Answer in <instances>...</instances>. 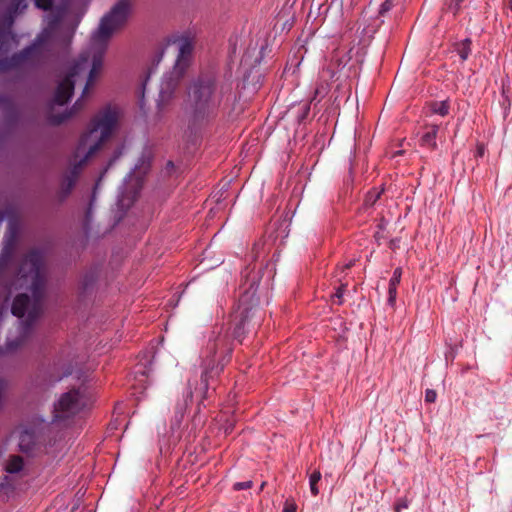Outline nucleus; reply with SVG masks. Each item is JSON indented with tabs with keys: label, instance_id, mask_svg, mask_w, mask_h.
<instances>
[{
	"label": "nucleus",
	"instance_id": "aec40b11",
	"mask_svg": "<svg viewBox=\"0 0 512 512\" xmlns=\"http://www.w3.org/2000/svg\"><path fill=\"white\" fill-rule=\"evenodd\" d=\"M64 446L61 441H54L53 443H47L44 446V452L51 456H56L59 452L63 450Z\"/></svg>",
	"mask_w": 512,
	"mask_h": 512
},
{
	"label": "nucleus",
	"instance_id": "9d476101",
	"mask_svg": "<svg viewBox=\"0 0 512 512\" xmlns=\"http://www.w3.org/2000/svg\"><path fill=\"white\" fill-rule=\"evenodd\" d=\"M4 220L3 213H0V223ZM16 239V230L14 229V224L11 222L9 224V231L6 235V243L0 255V274L8 267L10 264L15 246Z\"/></svg>",
	"mask_w": 512,
	"mask_h": 512
},
{
	"label": "nucleus",
	"instance_id": "412c9836",
	"mask_svg": "<svg viewBox=\"0 0 512 512\" xmlns=\"http://www.w3.org/2000/svg\"><path fill=\"white\" fill-rule=\"evenodd\" d=\"M12 487V479L4 470H0V492Z\"/></svg>",
	"mask_w": 512,
	"mask_h": 512
},
{
	"label": "nucleus",
	"instance_id": "4468645a",
	"mask_svg": "<svg viewBox=\"0 0 512 512\" xmlns=\"http://www.w3.org/2000/svg\"><path fill=\"white\" fill-rule=\"evenodd\" d=\"M402 270L401 268H396L393 272L391 279L389 280V288H388V304L390 306H394L396 303L397 297V288L401 280Z\"/></svg>",
	"mask_w": 512,
	"mask_h": 512
},
{
	"label": "nucleus",
	"instance_id": "f3484780",
	"mask_svg": "<svg viewBox=\"0 0 512 512\" xmlns=\"http://www.w3.org/2000/svg\"><path fill=\"white\" fill-rule=\"evenodd\" d=\"M471 44L472 42L468 38L457 44V53L462 61L467 60L471 54Z\"/></svg>",
	"mask_w": 512,
	"mask_h": 512
},
{
	"label": "nucleus",
	"instance_id": "a211bd4d",
	"mask_svg": "<svg viewBox=\"0 0 512 512\" xmlns=\"http://www.w3.org/2000/svg\"><path fill=\"white\" fill-rule=\"evenodd\" d=\"M430 107L432 113L440 116H446L450 109L448 101L433 102Z\"/></svg>",
	"mask_w": 512,
	"mask_h": 512
},
{
	"label": "nucleus",
	"instance_id": "473e14b6",
	"mask_svg": "<svg viewBox=\"0 0 512 512\" xmlns=\"http://www.w3.org/2000/svg\"><path fill=\"white\" fill-rule=\"evenodd\" d=\"M354 265V261H350L349 263L343 266V270H348Z\"/></svg>",
	"mask_w": 512,
	"mask_h": 512
},
{
	"label": "nucleus",
	"instance_id": "6e6552de",
	"mask_svg": "<svg viewBox=\"0 0 512 512\" xmlns=\"http://www.w3.org/2000/svg\"><path fill=\"white\" fill-rule=\"evenodd\" d=\"M86 406V401L84 400L83 395L80 390L72 389L66 393H64L58 403L55 405V412L59 413H72L76 414L80 412ZM54 416H59L55 414Z\"/></svg>",
	"mask_w": 512,
	"mask_h": 512
},
{
	"label": "nucleus",
	"instance_id": "f03ea898",
	"mask_svg": "<svg viewBox=\"0 0 512 512\" xmlns=\"http://www.w3.org/2000/svg\"><path fill=\"white\" fill-rule=\"evenodd\" d=\"M11 27L5 24L0 27V72L14 69L34 71L41 68L52 58L68 50L75 30L74 27L63 25L59 15H53L49 18L47 27L28 47L8 57V52L16 44Z\"/></svg>",
	"mask_w": 512,
	"mask_h": 512
},
{
	"label": "nucleus",
	"instance_id": "1a4fd4ad",
	"mask_svg": "<svg viewBox=\"0 0 512 512\" xmlns=\"http://www.w3.org/2000/svg\"><path fill=\"white\" fill-rule=\"evenodd\" d=\"M54 0H35V6L41 10L48 11L52 8ZM27 8L26 0H10L3 14V23L12 26L15 17Z\"/></svg>",
	"mask_w": 512,
	"mask_h": 512
},
{
	"label": "nucleus",
	"instance_id": "4be33fe9",
	"mask_svg": "<svg viewBox=\"0 0 512 512\" xmlns=\"http://www.w3.org/2000/svg\"><path fill=\"white\" fill-rule=\"evenodd\" d=\"M394 6L393 0H385L379 8V15L385 16Z\"/></svg>",
	"mask_w": 512,
	"mask_h": 512
},
{
	"label": "nucleus",
	"instance_id": "2eb2a0df",
	"mask_svg": "<svg viewBox=\"0 0 512 512\" xmlns=\"http://www.w3.org/2000/svg\"><path fill=\"white\" fill-rule=\"evenodd\" d=\"M25 467L24 459L19 455H11L5 461L4 471L7 474H19Z\"/></svg>",
	"mask_w": 512,
	"mask_h": 512
},
{
	"label": "nucleus",
	"instance_id": "e433bc0d",
	"mask_svg": "<svg viewBox=\"0 0 512 512\" xmlns=\"http://www.w3.org/2000/svg\"><path fill=\"white\" fill-rule=\"evenodd\" d=\"M90 206H92V202L90 203ZM90 214H91V207L88 208L87 212H86V218L87 220L90 218Z\"/></svg>",
	"mask_w": 512,
	"mask_h": 512
},
{
	"label": "nucleus",
	"instance_id": "c85d7f7f",
	"mask_svg": "<svg viewBox=\"0 0 512 512\" xmlns=\"http://www.w3.org/2000/svg\"><path fill=\"white\" fill-rule=\"evenodd\" d=\"M283 512H296V506L294 504H286Z\"/></svg>",
	"mask_w": 512,
	"mask_h": 512
},
{
	"label": "nucleus",
	"instance_id": "f8f14e48",
	"mask_svg": "<svg viewBox=\"0 0 512 512\" xmlns=\"http://www.w3.org/2000/svg\"><path fill=\"white\" fill-rule=\"evenodd\" d=\"M19 447L23 452L31 453L37 447V437L34 430H23L19 435Z\"/></svg>",
	"mask_w": 512,
	"mask_h": 512
},
{
	"label": "nucleus",
	"instance_id": "20e7f679",
	"mask_svg": "<svg viewBox=\"0 0 512 512\" xmlns=\"http://www.w3.org/2000/svg\"><path fill=\"white\" fill-rule=\"evenodd\" d=\"M43 257L37 250H31L23 258L18 276L26 283L30 282L29 288L32 299L29 295L22 293L15 297L12 303V314L22 318L27 313V319L21 323V339L17 343H9V349H15L21 345L24 338L28 336L34 321L40 316L43 310V298L45 292V278L42 272Z\"/></svg>",
	"mask_w": 512,
	"mask_h": 512
},
{
	"label": "nucleus",
	"instance_id": "6ab92c4d",
	"mask_svg": "<svg viewBox=\"0 0 512 512\" xmlns=\"http://www.w3.org/2000/svg\"><path fill=\"white\" fill-rule=\"evenodd\" d=\"M320 471H314L309 477V486L310 491L313 496H317L319 494L318 483L321 480Z\"/></svg>",
	"mask_w": 512,
	"mask_h": 512
},
{
	"label": "nucleus",
	"instance_id": "393cba45",
	"mask_svg": "<svg viewBox=\"0 0 512 512\" xmlns=\"http://www.w3.org/2000/svg\"><path fill=\"white\" fill-rule=\"evenodd\" d=\"M382 191L380 192H369L366 197V202L370 205L376 203V201L380 198Z\"/></svg>",
	"mask_w": 512,
	"mask_h": 512
},
{
	"label": "nucleus",
	"instance_id": "2f4dec72",
	"mask_svg": "<svg viewBox=\"0 0 512 512\" xmlns=\"http://www.w3.org/2000/svg\"><path fill=\"white\" fill-rule=\"evenodd\" d=\"M150 73H151V72H149V73H148V75H147V77H146L145 81H144V82H143V84H142V96H144L145 86H146V83H147V81H148V79H149V77H150Z\"/></svg>",
	"mask_w": 512,
	"mask_h": 512
},
{
	"label": "nucleus",
	"instance_id": "f257e3e1",
	"mask_svg": "<svg viewBox=\"0 0 512 512\" xmlns=\"http://www.w3.org/2000/svg\"><path fill=\"white\" fill-rule=\"evenodd\" d=\"M132 8V0H118L101 18L89 46L80 53L69 73L57 85L47 115L49 124L60 125L84 109V98L101 72L108 42L114 32L126 25Z\"/></svg>",
	"mask_w": 512,
	"mask_h": 512
},
{
	"label": "nucleus",
	"instance_id": "7c9ffc66",
	"mask_svg": "<svg viewBox=\"0 0 512 512\" xmlns=\"http://www.w3.org/2000/svg\"><path fill=\"white\" fill-rule=\"evenodd\" d=\"M503 4L505 8H508L512 11V0H503Z\"/></svg>",
	"mask_w": 512,
	"mask_h": 512
},
{
	"label": "nucleus",
	"instance_id": "7ed1b4c3",
	"mask_svg": "<svg viewBox=\"0 0 512 512\" xmlns=\"http://www.w3.org/2000/svg\"><path fill=\"white\" fill-rule=\"evenodd\" d=\"M118 121L116 108L107 106L101 109L91 120L87 132L83 133L70 160V167L63 174L58 200L63 202L72 192L83 166L111 136Z\"/></svg>",
	"mask_w": 512,
	"mask_h": 512
},
{
	"label": "nucleus",
	"instance_id": "0eeeda50",
	"mask_svg": "<svg viewBox=\"0 0 512 512\" xmlns=\"http://www.w3.org/2000/svg\"><path fill=\"white\" fill-rule=\"evenodd\" d=\"M245 277H247L249 287L245 290L239 299L238 311L235 316L236 319L239 318V321L235 324L233 330V336L239 342L242 341V338L246 332V328L250 325L251 320L255 314L254 306L251 303L256 293V290L253 289L255 278L249 277L248 275H245Z\"/></svg>",
	"mask_w": 512,
	"mask_h": 512
},
{
	"label": "nucleus",
	"instance_id": "b1692460",
	"mask_svg": "<svg viewBox=\"0 0 512 512\" xmlns=\"http://www.w3.org/2000/svg\"><path fill=\"white\" fill-rule=\"evenodd\" d=\"M464 0H453L449 5V10L453 13V15H457L461 9V4Z\"/></svg>",
	"mask_w": 512,
	"mask_h": 512
},
{
	"label": "nucleus",
	"instance_id": "c9c22d12",
	"mask_svg": "<svg viewBox=\"0 0 512 512\" xmlns=\"http://www.w3.org/2000/svg\"><path fill=\"white\" fill-rule=\"evenodd\" d=\"M201 379H202V382H204L205 386L207 387V372L202 374Z\"/></svg>",
	"mask_w": 512,
	"mask_h": 512
},
{
	"label": "nucleus",
	"instance_id": "c756f323",
	"mask_svg": "<svg viewBox=\"0 0 512 512\" xmlns=\"http://www.w3.org/2000/svg\"><path fill=\"white\" fill-rule=\"evenodd\" d=\"M94 281L93 277L89 278L88 277H85V280H84V289H87L88 286Z\"/></svg>",
	"mask_w": 512,
	"mask_h": 512
},
{
	"label": "nucleus",
	"instance_id": "f704fd0d",
	"mask_svg": "<svg viewBox=\"0 0 512 512\" xmlns=\"http://www.w3.org/2000/svg\"><path fill=\"white\" fill-rule=\"evenodd\" d=\"M186 408L183 409L182 407L181 408H178L177 411H176V414H180L181 416H183L185 413H186Z\"/></svg>",
	"mask_w": 512,
	"mask_h": 512
},
{
	"label": "nucleus",
	"instance_id": "bb28decb",
	"mask_svg": "<svg viewBox=\"0 0 512 512\" xmlns=\"http://www.w3.org/2000/svg\"><path fill=\"white\" fill-rule=\"evenodd\" d=\"M436 397H437V393L435 390L427 389L425 391V401L426 402L433 403V402H435Z\"/></svg>",
	"mask_w": 512,
	"mask_h": 512
},
{
	"label": "nucleus",
	"instance_id": "4c0bfd02",
	"mask_svg": "<svg viewBox=\"0 0 512 512\" xmlns=\"http://www.w3.org/2000/svg\"><path fill=\"white\" fill-rule=\"evenodd\" d=\"M265 484H266V482H262L260 489H263Z\"/></svg>",
	"mask_w": 512,
	"mask_h": 512
},
{
	"label": "nucleus",
	"instance_id": "9b49d317",
	"mask_svg": "<svg viewBox=\"0 0 512 512\" xmlns=\"http://www.w3.org/2000/svg\"><path fill=\"white\" fill-rule=\"evenodd\" d=\"M0 112L7 126H11L17 121L18 110L9 97L0 95Z\"/></svg>",
	"mask_w": 512,
	"mask_h": 512
},
{
	"label": "nucleus",
	"instance_id": "cd10ccee",
	"mask_svg": "<svg viewBox=\"0 0 512 512\" xmlns=\"http://www.w3.org/2000/svg\"><path fill=\"white\" fill-rule=\"evenodd\" d=\"M484 154H485V146H484L483 144L479 143V144L477 145V149H476V154H475V156H476V157H483V156H484Z\"/></svg>",
	"mask_w": 512,
	"mask_h": 512
},
{
	"label": "nucleus",
	"instance_id": "a878e982",
	"mask_svg": "<svg viewBox=\"0 0 512 512\" xmlns=\"http://www.w3.org/2000/svg\"><path fill=\"white\" fill-rule=\"evenodd\" d=\"M253 487V481L249 480L246 482H238L234 484V490L239 491L242 489H251Z\"/></svg>",
	"mask_w": 512,
	"mask_h": 512
},
{
	"label": "nucleus",
	"instance_id": "39448f33",
	"mask_svg": "<svg viewBox=\"0 0 512 512\" xmlns=\"http://www.w3.org/2000/svg\"><path fill=\"white\" fill-rule=\"evenodd\" d=\"M216 91V78L212 73H202L190 81L185 100L190 128L203 125L212 117L218 105Z\"/></svg>",
	"mask_w": 512,
	"mask_h": 512
},
{
	"label": "nucleus",
	"instance_id": "423d86ee",
	"mask_svg": "<svg viewBox=\"0 0 512 512\" xmlns=\"http://www.w3.org/2000/svg\"><path fill=\"white\" fill-rule=\"evenodd\" d=\"M194 44L188 37H183L179 41V52L173 70L162 79L158 106L162 108L174 97L181 78L186 73L192 60Z\"/></svg>",
	"mask_w": 512,
	"mask_h": 512
},
{
	"label": "nucleus",
	"instance_id": "72a5a7b5",
	"mask_svg": "<svg viewBox=\"0 0 512 512\" xmlns=\"http://www.w3.org/2000/svg\"><path fill=\"white\" fill-rule=\"evenodd\" d=\"M407 505L403 502V503H398L397 507H396V510L397 512H400V509L402 508H406Z\"/></svg>",
	"mask_w": 512,
	"mask_h": 512
},
{
	"label": "nucleus",
	"instance_id": "ddd939ff",
	"mask_svg": "<svg viewBox=\"0 0 512 512\" xmlns=\"http://www.w3.org/2000/svg\"><path fill=\"white\" fill-rule=\"evenodd\" d=\"M425 129L426 131L420 139V144L421 146L435 150L437 148L436 137L439 126L437 124H428L425 126Z\"/></svg>",
	"mask_w": 512,
	"mask_h": 512
},
{
	"label": "nucleus",
	"instance_id": "5701e85b",
	"mask_svg": "<svg viewBox=\"0 0 512 512\" xmlns=\"http://www.w3.org/2000/svg\"><path fill=\"white\" fill-rule=\"evenodd\" d=\"M345 290H346V285H345V284H342V285H340V286L337 288V290H336L335 294L333 295V299H334V301H335L337 304H339V305H340V304H342V298H343V294H344Z\"/></svg>",
	"mask_w": 512,
	"mask_h": 512
},
{
	"label": "nucleus",
	"instance_id": "dca6fc26",
	"mask_svg": "<svg viewBox=\"0 0 512 512\" xmlns=\"http://www.w3.org/2000/svg\"><path fill=\"white\" fill-rule=\"evenodd\" d=\"M274 40L275 38H273L272 40L266 39L265 43L261 46L258 56V65H260L262 62L268 64L269 61H271L274 58Z\"/></svg>",
	"mask_w": 512,
	"mask_h": 512
}]
</instances>
